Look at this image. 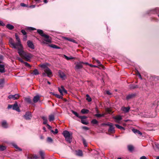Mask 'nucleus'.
<instances>
[{"label":"nucleus","instance_id":"603ef678","mask_svg":"<svg viewBox=\"0 0 159 159\" xmlns=\"http://www.w3.org/2000/svg\"><path fill=\"white\" fill-rule=\"evenodd\" d=\"M81 122L83 124L87 125L88 124L87 122L85 121L84 120H81Z\"/></svg>","mask_w":159,"mask_h":159},{"label":"nucleus","instance_id":"423d86ee","mask_svg":"<svg viewBox=\"0 0 159 159\" xmlns=\"http://www.w3.org/2000/svg\"><path fill=\"white\" fill-rule=\"evenodd\" d=\"M11 108L13 110H16L18 112H20V110L18 106L17 102H15L14 104L8 105V108L9 109Z\"/></svg>","mask_w":159,"mask_h":159},{"label":"nucleus","instance_id":"a18cd8bd","mask_svg":"<svg viewBox=\"0 0 159 159\" xmlns=\"http://www.w3.org/2000/svg\"><path fill=\"white\" fill-rule=\"evenodd\" d=\"M95 116H96L97 117H103L104 116V114H97L95 115Z\"/></svg>","mask_w":159,"mask_h":159},{"label":"nucleus","instance_id":"393cba45","mask_svg":"<svg viewBox=\"0 0 159 159\" xmlns=\"http://www.w3.org/2000/svg\"><path fill=\"white\" fill-rule=\"evenodd\" d=\"M39 154L41 157L42 159H44V152L42 150H40L39 152Z\"/></svg>","mask_w":159,"mask_h":159},{"label":"nucleus","instance_id":"5701e85b","mask_svg":"<svg viewBox=\"0 0 159 159\" xmlns=\"http://www.w3.org/2000/svg\"><path fill=\"white\" fill-rule=\"evenodd\" d=\"M108 131L111 133H113L115 132L114 127L113 125L109 127Z\"/></svg>","mask_w":159,"mask_h":159},{"label":"nucleus","instance_id":"c85d7f7f","mask_svg":"<svg viewBox=\"0 0 159 159\" xmlns=\"http://www.w3.org/2000/svg\"><path fill=\"white\" fill-rule=\"evenodd\" d=\"M25 101L29 103L33 104V102L31 101V100L29 97L25 98Z\"/></svg>","mask_w":159,"mask_h":159},{"label":"nucleus","instance_id":"9b49d317","mask_svg":"<svg viewBox=\"0 0 159 159\" xmlns=\"http://www.w3.org/2000/svg\"><path fill=\"white\" fill-rule=\"evenodd\" d=\"M19 97V95L18 94H15V95H10L8 96V98L9 99H12L13 100H16Z\"/></svg>","mask_w":159,"mask_h":159},{"label":"nucleus","instance_id":"6e6552de","mask_svg":"<svg viewBox=\"0 0 159 159\" xmlns=\"http://www.w3.org/2000/svg\"><path fill=\"white\" fill-rule=\"evenodd\" d=\"M32 117V115L30 112L27 111L25 114L23 116V117L27 120H30Z\"/></svg>","mask_w":159,"mask_h":159},{"label":"nucleus","instance_id":"f3484780","mask_svg":"<svg viewBox=\"0 0 159 159\" xmlns=\"http://www.w3.org/2000/svg\"><path fill=\"white\" fill-rule=\"evenodd\" d=\"M40 100V97L39 95H36L34 97L33 101L34 103L37 102Z\"/></svg>","mask_w":159,"mask_h":159},{"label":"nucleus","instance_id":"4c0bfd02","mask_svg":"<svg viewBox=\"0 0 159 159\" xmlns=\"http://www.w3.org/2000/svg\"><path fill=\"white\" fill-rule=\"evenodd\" d=\"M49 46L52 48H56V49H60V47L57 46V45H55V44H51L49 45Z\"/></svg>","mask_w":159,"mask_h":159},{"label":"nucleus","instance_id":"680f3d73","mask_svg":"<svg viewBox=\"0 0 159 159\" xmlns=\"http://www.w3.org/2000/svg\"><path fill=\"white\" fill-rule=\"evenodd\" d=\"M39 157L37 155H35L34 156L33 158L34 159H37L39 158Z\"/></svg>","mask_w":159,"mask_h":159},{"label":"nucleus","instance_id":"7c9ffc66","mask_svg":"<svg viewBox=\"0 0 159 159\" xmlns=\"http://www.w3.org/2000/svg\"><path fill=\"white\" fill-rule=\"evenodd\" d=\"M114 119L116 120V122L119 123V121L122 119V117L120 116H118L115 117Z\"/></svg>","mask_w":159,"mask_h":159},{"label":"nucleus","instance_id":"0eeeda50","mask_svg":"<svg viewBox=\"0 0 159 159\" xmlns=\"http://www.w3.org/2000/svg\"><path fill=\"white\" fill-rule=\"evenodd\" d=\"M94 60L96 61V62L98 64V66H96L92 65L91 64H89V66L91 67H98L100 69H105V67L101 63L100 61L97 59H94Z\"/></svg>","mask_w":159,"mask_h":159},{"label":"nucleus","instance_id":"e433bc0d","mask_svg":"<svg viewBox=\"0 0 159 159\" xmlns=\"http://www.w3.org/2000/svg\"><path fill=\"white\" fill-rule=\"evenodd\" d=\"M6 147L5 146L0 145V151H3L6 149Z\"/></svg>","mask_w":159,"mask_h":159},{"label":"nucleus","instance_id":"4be33fe9","mask_svg":"<svg viewBox=\"0 0 159 159\" xmlns=\"http://www.w3.org/2000/svg\"><path fill=\"white\" fill-rule=\"evenodd\" d=\"M132 131L135 134H138L140 135H142V133L140 132L139 130H138L137 129H132Z\"/></svg>","mask_w":159,"mask_h":159},{"label":"nucleus","instance_id":"13d9d810","mask_svg":"<svg viewBox=\"0 0 159 159\" xmlns=\"http://www.w3.org/2000/svg\"><path fill=\"white\" fill-rule=\"evenodd\" d=\"M64 39H66L67 40H68V41H70V42H71L72 41V39H70V38H67V37H64Z\"/></svg>","mask_w":159,"mask_h":159},{"label":"nucleus","instance_id":"20e7f679","mask_svg":"<svg viewBox=\"0 0 159 159\" xmlns=\"http://www.w3.org/2000/svg\"><path fill=\"white\" fill-rule=\"evenodd\" d=\"M146 13L149 15L152 14H156L159 18V7H156L147 11Z\"/></svg>","mask_w":159,"mask_h":159},{"label":"nucleus","instance_id":"72a5a7b5","mask_svg":"<svg viewBox=\"0 0 159 159\" xmlns=\"http://www.w3.org/2000/svg\"><path fill=\"white\" fill-rule=\"evenodd\" d=\"M42 119L43 120V124L44 125L47 124L48 120L47 118L45 116H42Z\"/></svg>","mask_w":159,"mask_h":159},{"label":"nucleus","instance_id":"c756f323","mask_svg":"<svg viewBox=\"0 0 159 159\" xmlns=\"http://www.w3.org/2000/svg\"><path fill=\"white\" fill-rule=\"evenodd\" d=\"M49 120L50 121H52L54 120V116L53 115H50L49 116Z\"/></svg>","mask_w":159,"mask_h":159},{"label":"nucleus","instance_id":"4468645a","mask_svg":"<svg viewBox=\"0 0 159 159\" xmlns=\"http://www.w3.org/2000/svg\"><path fill=\"white\" fill-rule=\"evenodd\" d=\"M58 73L59 75L61 78L63 80H65L66 78V76L63 72L60 71Z\"/></svg>","mask_w":159,"mask_h":159},{"label":"nucleus","instance_id":"052dcab7","mask_svg":"<svg viewBox=\"0 0 159 159\" xmlns=\"http://www.w3.org/2000/svg\"><path fill=\"white\" fill-rule=\"evenodd\" d=\"M20 5L21 6L23 7H27V6L26 4H25L24 3H21Z\"/></svg>","mask_w":159,"mask_h":159},{"label":"nucleus","instance_id":"4d7b16f0","mask_svg":"<svg viewBox=\"0 0 159 159\" xmlns=\"http://www.w3.org/2000/svg\"><path fill=\"white\" fill-rule=\"evenodd\" d=\"M113 124L110 123H107L104 124V125L108 126L109 127L113 125Z\"/></svg>","mask_w":159,"mask_h":159},{"label":"nucleus","instance_id":"864d4df0","mask_svg":"<svg viewBox=\"0 0 159 159\" xmlns=\"http://www.w3.org/2000/svg\"><path fill=\"white\" fill-rule=\"evenodd\" d=\"M87 117L85 116H80L79 118H80L81 120H84L86 119Z\"/></svg>","mask_w":159,"mask_h":159},{"label":"nucleus","instance_id":"de8ad7c7","mask_svg":"<svg viewBox=\"0 0 159 159\" xmlns=\"http://www.w3.org/2000/svg\"><path fill=\"white\" fill-rule=\"evenodd\" d=\"M139 88V86L138 85H132L130 87L131 89H134Z\"/></svg>","mask_w":159,"mask_h":159},{"label":"nucleus","instance_id":"412c9836","mask_svg":"<svg viewBox=\"0 0 159 159\" xmlns=\"http://www.w3.org/2000/svg\"><path fill=\"white\" fill-rule=\"evenodd\" d=\"M135 95V94L134 93L129 94L126 96V98L127 100H129L134 97Z\"/></svg>","mask_w":159,"mask_h":159},{"label":"nucleus","instance_id":"a211bd4d","mask_svg":"<svg viewBox=\"0 0 159 159\" xmlns=\"http://www.w3.org/2000/svg\"><path fill=\"white\" fill-rule=\"evenodd\" d=\"M5 66L3 64H0V73H2L5 72Z\"/></svg>","mask_w":159,"mask_h":159},{"label":"nucleus","instance_id":"2f4dec72","mask_svg":"<svg viewBox=\"0 0 159 159\" xmlns=\"http://www.w3.org/2000/svg\"><path fill=\"white\" fill-rule=\"evenodd\" d=\"M2 125L3 127L7 128V124L5 120H3L2 122Z\"/></svg>","mask_w":159,"mask_h":159},{"label":"nucleus","instance_id":"c9c22d12","mask_svg":"<svg viewBox=\"0 0 159 159\" xmlns=\"http://www.w3.org/2000/svg\"><path fill=\"white\" fill-rule=\"evenodd\" d=\"M115 126L118 129H120L121 130H125V129L124 127L121 126L118 124H115Z\"/></svg>","mask_w":159,"mask_h":159},{"label":"nucleus","instance_id":"0e129e2a","mask_svg":"<svg viewBox=\"0 0 159 159\" xmlns=\"http://www.w3.org/2000/svg\"><path fill=\"white\" fill-rule=\"evenodd\" d=\"M151 20L157 21L158 20V19L157 18L153 17L151 18Z\"/></svg>","mask_w":159,"mask_h":159},{"label":"nucleus","instance_id":"aec40b11","mask_svg":"<svg viewBox=\"0 0 159 159\" xmlns=\"http://www.w3.org/2000/svg\"><path fill=\"white\" fill-rule=\"evenodd\" d=\"M5 80L4 79H0V89L2 88L4 85Z\"/></svg>","mask_w":159,"mask_h":159},{"label":"nucleus","instance_id":"a878e982","mask_svg":"<svg viewBox=\"0 0 159 159\" xmlns=\"http://www.w3.org/2000/svg\"><path fill=\"white\" fill-rule=\"evenodd\" d=\"M127 148L128 150L130 152H132L134 149V147L133 146L131 145H129L127 146Z\"/></svg>","mask_w":159,"mask_h":159},{"label":"nucleus","instance_id":"69168bd1","mask_svg":"<svg viewBox=\"0 0 159 159\" xmlns=\"http://www.w3.org/2000/svg\"><path fill=\"white\" fill-rule=\"evenodd\" d=\"M46 75H47V76H48V74L46 72H44L42 73V75L43 76H45Z\"/></svg>","mask_w":159,"mask_h":159},{"label":"nucleus","instance_id":"a19ab883","mask_svg":"<svg viewBox=\"0 0 159 159\" xmlns=\"http://www.w3.org/2000/svg\"><path fill=\"white\" fill-rule=\"evenodd\" d=\"M82 140L84 146L85 147H86L87 146V144L86 143L85 139L84 138H82Z\"/></svg>","mask_w":159,"mask_h":159},{"label":"nucleus","instance_id":"bb28decb","mask_svg":"<svg viewBox=\"0 0 159 159\" xmlns=\"http://www.w3.org/2000/svg\"><path fill=\"white\" fill-rule=\"evenodd\" d=\"M75 154L78 156H83V152L81 150H79L75 151Z\"/></svg>","mask_w":159,"mask_h":159},{"label":"nucleus","instance_id":"e2e57ef3","mask_svg":"<svg viewBox=\"0 0 159 159\" xmlns=\"http://www.w3.org/2000/svg\"><path fill=\"white\" fill-rule=\"evenodd\" d=\"M5 25V24L2 21L0 20V26H4Z\"/></svg>","mask_w":159,"mask_h":159},{"label":"nucleus","instance_id":"f704fd0d","mask_svg":"<svg viewBox=\"0 0 159 159\" xmlns=\"http://www.w3.org/2000/svg\"><path fill=\"white\" fill-rule=\"evenodd\" d=\"M32 74L33 75H37L39 74V73L38 70L36 69L33 71Z\"/></svg>","mask_w":159,"mask_h":159},{"label":"nucleus","instance_id":"1a4fd4ad","mask_svg":"<svg viewBox=\"0 0 159 159\" xmlns=\"http://www.w3.org/2000/svg\"><path fill=\"white\" fill-rule=\"evenodd\" d=\"M43 37H44V38L43 39V40L45 41L46 43L43 41L42 43H51V38L49 35L45 34Z\"/></svg>","mask_w":159,"mask_h":159},{"label":"nucleus","instance_id":"39448f33","mask_svg":"<svg viewBox=\"0 0 159 159\" xmlns=\"http://www.w3.org/2000/svg\"><path fill=\"white\" fill-rule=\"evenodd\" d=\"M40 67L44 69V71L48 74V77H51L52 76V73L50 69L45 64H43L40 66Z\"/></svg>","mask_w":159,"mask_h":159},{"label":"nucleus","instance_id":"f8f14e48","mask_svg":"<svg viewBox=\"0 0 159 159\" xmlns=\"http://www.w3.org/2000/svg\"><path fill=\"white\" fill-rule=\"evenodd\" d=\"M152 80L153 82H152V84L153 85L154 84V82H157V83H159V77L157 76H156L154 75L153 76H152L151 77Z\"/></svg>","mask_w":159,"mask_h":159},{"label":"nucleus","instance_id":"7ed1b4c3","mask_svg":"<svg viewBox=\"0 0 159 159\" xmlns=\"http://www.w3.org/2000/svg\"><path fill=\"white\" fill-rule=\"evenodd\" d=\"M64 136L66 141L70 143L72 141V138L71 137L72 134L67 130L64 131L62 133Z\"/></svg>","mask_w":159,"mask_h":159},{"label":"nucleus","instance_id":"dca6fc26","mask_svg":"<svg viewBox=\"0 0 159 159\" xmlns=\"http://www.w3.org/2000/svg\"><path fill=\"white\" fill-rule=\"evenodd\" d=\"M130 109V107H122L121 110L124 112L127 113L129 111Z\"/></svg>","mask_w":159,"mask_h":159},{"label":"nucleus","instance_id":"37998d69","mask_svg":"<svg viewBox=\"0 0 159 159\" xmlns=\"http://www.w3.org/2000/svg\"><path fill=\"white\" fill-rule=\"evenodd\" d=\"M159 105V101L157 100L153 104V106H156L157 107Z\"/></svg>","mask_w":159,"mask_h":159},{"label":"nucleus","instance_id":"ea45409f","mask_svg":"<svg viewBox=\"0 0 159 159\" xmlns=\"http://www.w3.org/2000/svg\"><path fill=\"white\" fill-rule=\"evenodd\" d=\"M64 57L66 60H71V59H73L74 58L73 57H72L71 56H70V57H69L65 55H64Z\"/></svg>","mask_w":159,"mask_h":159},{"label":"nucleus","instance_id":"8fccbe9b","mask_svg":"<svg viewBox=\"0 0 159 159\" xmlns=\"http://www.w3.org/2000/svg\"><path fill=\"white\" fill-rule=\"evenodd\" d=\"M47 140L49 143H52L53 141L52 139L50 137H48L47 138Z\"/></svg>","mask_w":159,"mask_h":159},{"label":"nucleus","instance_id":"2eb2a0df","mask_svg":"<svg viewBox=\"0 0 159 159\" xmlns=\"http://www.w3.org/2000/svg\"><path fill=\"white\" fill-rule=\"evenodd\" d=\"M59 91L61 93V94L63 95V93L64 92L66 93H67V91L65 89L63 86H61V88H59L58 89Z\"/></svg>","mask_w":159,"mask_h":159},{"label":"nucleus","instance_id":"09e8293b","mask_svg":"<svg viewBox=\"0 0 159 159\" xmlns=\"http://www.w3.org/2000/svg\"><path fill=\"white\" fill-rule=\"evenodd\" d=\"M51 132L53 133L54 134H57L58 132V129H55V131H54L53 130H51Z\"/></svg>","mask_w":159,"mask_h":159},{"label":"nucleus","instance_id":"ddd939ff","mask_svg":"<svg viewBox=\"0 0 159 159\" xmlns=\"http://www.w3.org/2000/svg\"><path fill=\"white\" fill-rule=\"evenodd\" d=\"M27 44L28 47L32 49H34V45L32 41L28 40L27 42Z\"/></svg>","mask_w":159,"mask_h":159},{"label":"nucleus","instance_id":"9d476101","mask_svg":"<svg viewBox=\"0 0 159 159\" xmlns=\"http://www.w3.org/2000/svg\"><path fill=\"white\" fill-rule=\"evenodd\" d=\"M76 64L75 66V70H78L80 69L83 68V66L82 65V63L81 61H80L79 62H77L75 63Z\"/></svg>","mask_w":159,"mask_h":159},{"label":"nucleus","instance_id":"774afa93","mask_svg":"<svg viewBox=\"0 0 159 159\" xmlns=\"http://www.w3.org/2000/svg\"><path fill=\"white\" fill-rule=\"evenodd\" d=\"M140 159H147V158L145 156H143L141 157L140 158Z\"/></svg>","mask_w":159,"mask_h":159},{"label":"nucleus","instance_id":"bf43d9fd","mask_svg":"<svg viewBox=\"0 0 159 159\" xmlns=\"http://www.w3.org/2000/svg\"><path fill=\"white\" fill-rule=\"evenodd\" d=\"M155 146L156 148L159 150V144H158L157 143H155Z\"/></svg>","mask_w":159,"mask_h":159},{"label":"nucleus","instance_id":"f257e3e1","mask_svg":"<svg viewBox=\"0 0 159 159\" xmlns=\"http://www.w3.org/2000/svg\"><path fill=\"white\" fill-rule=\"evenodd\" d=\"M15 37L16 40V42H15L14 40L11 38L9 39V43L10 46L13 48L18 50L23 47L21 44L20 39L19 36L15 34Z\"/></svg>","mask_w":159,"mask_h":159},{"label":"nucleus","instance_id":"f03ea898","mask_svg":"<svg viewBox=\"0 0 159 159\" xmlns=\"http://www.w3.org/2000/svg\"><path fill=\"white\" fill-rule=\"evenodd\" d=\"M18 53L19 55L21 57H24L26 60L27 61H30V59L33 57V55L30 53H26L23 50V48H21L18 50Z\"/></svg>","mask_w":159,"mask_h":159},{"label":"nucleus","instance_id":"c03bdc74","mask_svg":"<svg viewBox=\"0 0 159 159\" xmlns=\"http://www.w3.org/2000/svg\"><path fill=\"white\" fill-rule=\"evenodd\" d=\"M71 112L74 114L77 117L79 118L80 116L79 115V114L76 111L72 110H71Z\"/></svg>","mask_w":159,"mask_h":159},{"label":"nucleus","instance_id":"338daca9","mask_svg":"<svg viewBox=\"0 0 159 159\" xmlns=\"http://www.w3.org/2000/svg\"><path fill=\"white\" fill-rule=\"evenodd\" d=\"M106 93L109 95L111 94V93L110 92V91L108 90H107L106 91Z\"/></svg>","mask_w":159,"mask_h":159},{"label":"nucleus","instance_id":"b1692460","mask_svg":"<svg viewBox=\"0 0 159 159\" xmlns=\"http://www.w3.org/2000/svg\"><path fill=\"white\" fill-rule=\"evenodd\" d=\"M37 32L42 37H43L45 35V34H44L43 31L41 30L38 29L37 30Z\"/></svg>","mask_w":159,"mask_h":159},{"label":"nucleus","instance_id":"49530a36","mask_svg":"<svg viewBox=\"0 0 159 159\" xmlns=\"http://www.w3.org/2000/svg\"><path fill=\"white\" fill-rule=\"evenodd\" d=\"M27 30H36V29L35 28L30 27H28L26 28Z\"/></svg>","mask_w":159,"mask_h":159},{"label":"nucleus","instance_id":"6e6d98bb","mask_svg":"<svg viewBox=\"0 0 159 159\" xmlns=\"http://www.w3.org/2000/svg\"><path fill=\"white\" fill-rule=\"evenodd\" d=\"M21 32L24 35H26L27 33L24 30H21Z\"/></svg>","mask_w":159,"mask_h":159},{"label":"nucleus","instance_id":"cd10ccee","mask_svg":"<svg viewBox=\"0 0 159 159\" xmlns=\"http://www.w3.org/2000/svg\"><path fill=\"white\" fill-rule=\"evenodd\" d=\"M89 111L87 109L83 108L81 111V112L83 114H88Z\"/></svg>","mask_w":159,"mask_h":159},{"label":"nucleus","instance_id":"473e14b6","mask_svg":"<svg viewBox=\"0 0 159 159\" xmlns=\"http://www.w3.org/2000/svg\"><path fill=\"white\" fill-rule=\"evenodd\" d=\"M6 27L10 30H12L14 28V26L9 24H7L6 25Z\"/></svg>","mask_w":159,"mask_h":159},{"label":"nucleus","instance_id":"79ce46f5","mask_svg":"<svg viewBox=\"0 0 159 159\" xmlns=\"http://www.w3.org/2000/svg\"><path fill=\"white\" fill-rule=\"evenodd\" d=\"M91 123L93 124H97L98 122L95 119H94L91 121Z\"/></svg>","mask_w":159,"mask_h":159},{"label":"nucleus","instance_id":"6ab92c4d","mask_svg":"<svg viewBox=\"0 0 159 159\" xmlns=\"http://www.w3.org/2000/svg\"><path fill=\"white\" fill-rule=\"evenodd\" d=\"M10 144L15 148L18 149L19 151H21L22 150V149L18 147L16 144L15 143L12 142H11Z\"/></svg>","mask_w":159,"mask_h":159},{"label":"nucleus","instance_id":"3c124183","mask_svg":"<svg viewBox=\"0 0 159 159\" xmlns=\"http://www.w3.org/2000/svg\"><path fill=\"white\" fill-rule=\"evenodd\" d=\"M24 64L25 66L28 67L29 68H30L31 67V65L29 64L28 63L26 62H24Z\"/></svg>","mask_w":159,"mask_h":159},{"label":"nucleus","instance_id":"58836bf2","mask_svg":"<svg viewBox=\"0 0 159 159\" xmlns=\"http://www.w3.org/2000/svg\"><path fill=\"white\" fill-rule=\"evenodd\" d=\"M86 100L89 102H90L92 101V99L90 98V97L89 96V95L88 94H86Z\"/></svg>","mask_w":159,"mask_h":159},{"label":"nucleus","instance_id":"5fc2aeb1","mask_svg":"<svg viewBox=\"0 0 159 159\" xmlns=\"http://www.w3.org/2000/svg\"><path fill=\"white\" fill-rule=\"evenodd\" d=\"M55 96L56 97L58 98H60V99H62V97L59 94H55Z\"/></svg>","mask_w":159,"mask_h":159}]
</instances>
